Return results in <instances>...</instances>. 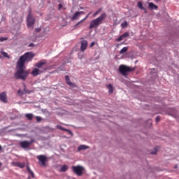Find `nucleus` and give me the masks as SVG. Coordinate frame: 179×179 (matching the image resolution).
Wrapping results in <instances>:
<instances>
[{"label":"nucleus","mask_w":179,"mask_h":179,"mask_svg":"<svg viewBox=\"0 0 179 179\" xmlns=\"http://www.w3.org/2000/svg\"><path fill=\"white\" fill-rule=\"evenodd\" d=\"M33 58H34V54L31 52H26L20 57L17 62V71L14 75L16 79L26 80V78L29 76V71L24 70L26 69L24 63L29 62Z\"/></svg>","instance_id":"obj_1"},{"label":"nucleus","mask_w":179,"mask_h":179,"mask_svg":"<svg viewBox=\"0 0 179 179\" xmlns=\"http://www.w3.org/2000/svg\"><path fill=\"white\" fill-rule=\"evenodd\" d=\"M106 17H107V14H106V13H102L99 17L90 22L89 29L99 27V25L103 23V20H105Z\"/></svg>","instance_id":"obj_2"},{"label":"nucleus","mask_w":179,"mask_h":179,"mask_svg":"<svg viewBox=\"0 0 179 179\" xmlns=\"http://www.w3.org/2000/svg\"><path fill=\"white\" fill-rule=\"evenodd\" d=\"M134 71H135V68H131L124 64L120 65L119 67V71L123 75V76H127V75H128V72H134Z\"/></svg>","instance_id":"obj_3"},{"label":"nucleus","mask_w":179,"mask_h":179,"mask_svg":"<svg viewBox=\"0 0 179 179\" xmlns=\"http://www.w3.org/2000/svg\"><path fill=\"white\" fill-rule=\"evenodd\" d=\"M36 158L38 160V164L41 167H45V165L47 164V162H48V158L47 157V156L41 155H38Z\"/></svg>","instance_id":"obj_4"},{"label":"nucleus","mask_w":179,"mask_h":179,"mask_svg":"<svg viewBox=\"0 0 179 179\" xmlns=\"http://www.w3.org/2000/svg\"><path fill=\"white\" fill-rule=\"evenodd\" d=\"M72 170H73V173H75L77 176H80L83 174L85 168H83V166H81L80 165L73 166Z\"/></svg>","instance_id":"obj_5"},{"label":"nucleus","mask_w":179,"mask_h":179,"mask_svg":"<svg viewBox=\"0 0 179 179\" xmlns=\"http://www.w3.org/2000/svg\"><path fill=\"white\" fill-rule=\"evenodd\" d=\"M27 26L28 27H31L33 24L35 23L34 17H33V15H31V13H29L28 14L27 18Z\"/></svg>","instance_id":"obj_6"},{"label":"nucleus","mask_w":179,"mask_h":179,"mask_svg":"<svg viewBox=\"0 0 179 179\" xmlns=\"http://www.w3.org/2000/svg\"><path fill=\"white\" fill-rule=\"evenodd\" d=\"M44 72H45V69H37L36 67L33 69L31 74L34 76H38V75H41V73H44Z\"/></svg>","instance_id":"obj_7"},{"label":"nucleus","mask_w":179,"mask_h":179,"mask_svg":"<svg viewBox=\"0 0 179 179\" xmlns=\"http://www.w3.org/2000/svg\"><path fill=\"white\" fill-rule=\"evenodd\" d=\"M45 64H47V62L45 60H41L38 63H36L35 64V66L38 69H45V71H47V68L44 67V65H45Z\"/></svg>","instance_id":"obj_8"},{"label":"nucleus","mask_w":179,"mask_h":179,"mask_svg":"<svg viewBox=\"0 0 179 179\" xmlns=\"http://www.w3.org/2000/svg\"><path fill=\"white\" fill-rule=\"evenodd\" d=\"M88 43L87 41L86 40H83L81 41V45L80 48V51H82V52H83L84 51H86V50H87V45H88Z\"/></svg>","instance_id":"obj_9"},{"label":"nucleus","mask_w":179,"mask_h":179,"mask_svg":"<svg viewBox=\"0 0 179 179\" xmlns=\"http://www.w3.org/2000/svg\"><path fill=\"white\" fill-rule=\"evenodd\" d=\"M0 101H1V102L4 103H8V96L6 95V92H3L0 93Z\"/></svg>","instance_id":"obj_10"},{"label":"nucleus","mask_w":179,"mask_h":179,"mask_svg":"<svg viewBox=\"0 0 179 179\" xmlns=\"http://www.w3.org/2000/svg\"><path fill=\"white\" fill-rule=\"evenodd\" d=\"M20 146H21L22 149H30L31 145H30V143H29L28 141H24L20 143Z\"/></svg>","instance_id":"obj_11"},{"label":"nucleus","mask_w":179,"mask_h":179,"mask_svg":"<svg viewBox=\"0 0 179 179\" xmlns=\"http://www.w3.org/2000/svg\"><path fill=\"white\" fill-rule=\"evenodd\" d=\"M65 80H66L67 85H69V86H70V87H76V85H75L71 82V79H69V76H65Z\"/></svg>","instance_id":"obj_12"},{"label":"nucleus","mask_w":179,"mask_h":179,"mask_svg":"<svg viewBox=\"0 0 179 179\" xmlns=\"http://www.w3.org/2000/svg\"><path fill=\"white\" fill-rule=\"evenodd\" d=\"M57 129H61V131H65L66 132H68L70 135H72V131L68 129H65L62 126L58 124L57 125Z\"/></svg>","instance_id":"obj_13"},{"label":"nucleus","mask_w":179,"mask_h":179,"mask_svg":"<svg viewBox=\"0 0 179 179\" xmlns=\"http://www.w3.org/2000/svg\"><path fill=\"white\" fill-rule=\"evenodd\" d=\"M13 166L15 167H20V169H24V164L20 162H13Z\"/></svg>","instance_id":"obj_14"},{"label":"nucleus","mask_w":179,"mask_h":179,"mask_svg":"<svg viewBox=\"0 0 179 179\" xmlns=\"http://www.w3.org/2000/svg\"><path fill=\"white\" fill-rule=\"evenodd\" d=\"M80 17V13L79 11H77L75 13L73 17H71V20H78L79 17Z\"/></svg>","instance_id":"obj_15"},{"label":"nucleus","mask_w":179,"mask_h":179,"mask_svg":"<svg viewBox=\"0 0 179 179\" xmlns=\"http://www.w3.org/2000/svg\"><path fill=\"white\" fill-rule=\"evenodd\" d=\"M89 16H90V14H87V16H86L84 19H83V20H81L80 22H78L75 25V27H78L80 24V23L85 22V20H86L87 19V17H89Z\"/></svg>","instance_id":"obj_16"},{"label":"nucleus","mask_w":179,"mask_h":179,"mask_svg":"<svg viewBox=\"0 0 179 179\" xmlns=\"http://www.w3.org/2000/svg\"><path fill=\"white\" fill-rule=\"evenodd\" d=\"M107 89H108V93L112 94L114 92V88L111 84L106 85Z\"/></svg>","instance_id":"obj_17"},{"label":"nucleus","mask_w":179,"mask_h":179,"mask_svg":"<svg viewBox=\"0 0 179 179\" xmlns=\"http://www.w3.org/2000/svg\"><path fill=\"white\" fill-rule=\"evenodd\" d=\"M0 52L3 55V57H4V58H10L9 57V55H8V53H6V52L3 51V49H1Z\"/></svg>","instance_id":"obj_18"},{"label":"nucleus","mask_w":179,"mask_h":179,"mask_svg":"<svg viewBox=\"0 0 179 179\" xmlns=\"http://www.w3.org/2000/svg\"><path fill=\"white\" fill-rule=\"evenodd\" d=\"M78 150H86V149H89V146L85 145H81L78 147Z\"/></svg>","instance_id":"obj_19"},{"label":"nucleus","mask_w":179,"mask_h":179,"mask_svg":"<svg viewBox=\"0 0 179 179\" xmlns=\"http://www.w3.org/2000/svg\"><path fill=\"white\" fill-rule=\"evenodd\" d=\"M25 117L29 120V121H31V120H33L34 115L33 113H27L25 115Z\"/></svg>","instance_id":"obj_20"},{"label":"nucleus","mask_w":179,"mask_h":179,"mask_svg":"<svg viewBox=\"0 0 179 179\" xmlns=\"http://www.w3.org/2000/svg\"><path fill=\"white\" fill-rule=\"evenodd\" d=\"M149 8L150 9H155V10H157V6H156L155 3H149Z\"/></svg>","instance_id":"obj_21"},{"label":"nucleus","mask_w":179,"mask_h":179,"mask_svg":"<svg viewBox=\"0 0 179 179\" xmlns=\"http://www.w3.org/2000/svg\"><path fill=\"white\" fill-rule=\"evenodd\" d=\"M27 170L29 173V174L31 176V178H34V172H33L31 169H30V166H27Z\"/></svg>","instance_id":"obj_22"},{"label":"nucleus","mask_w":179,"mask_h":179,"mask_svg":"<svg viewBox=\"0 0 179 179\" xmlns=\"http://www.w3.org/2000/svg\"><path fill=\"white\" fill-rule=\"evenodd\" d=\"M138 8H139V9H141L143 10H146V8H145L143 7V4L142 3L141 1H138Z\"/></svg>","instance_id":"obj_23"},{"label":"nucleus","mask_w":179,"mask_h":179,"mask_svg":"<svg viewBox=\"0 0 179 179\" xmlns=\"http://www.w3.org/2000/svg\"><path fill=\"white\" fill-rule=\"evenodd\" d=\"M68 171V166H66V165L62 166L61 169H60V171L62 173H65V171Z\"/></svg>","instance_id":"obj_24"},{"label":"nucleus","mask_w":179,"mask_h":179,"mask_svg":"<svg viewBox=\"0 0 179 179\" xmlns=\"http://www.w3.org/2000/svg\"><path fill=\"white\" fill-rule=\"evenodd\" d=\"M24 92V94H30V93H31V91H29L28 90L27 88H26V85H24V89L22 90Z\"/></svg>","instance_id":"obj_25"},{"label":"nucleus","mask_w":179,"mask_h":179,"mask_svg":"<svg viewBox=\"0 0 179 179\" xmlns=\"http://www.w3.org/2000/svg\"><path fill=\"white\" fill-rule=\"evenodd\" d=\"M128 51V47H124L120 51V54H125Z\"/></svg>","instance_id":"obj_26"},{"label":"nucleus","mask_w":179,"mask_h":179,"mask_svg":"<svg viewBox=\"0 0 179 179\" xmlns=\"http://www.w3.org/2000/svg\"><path fill=\"white\" fill-rule=\"evenodd\" d=\"M127 26H128V22L127 21L123 22L121 24L122 29H125V27H127Z\"/></svg>","instance_id":"obj_27"},{"label":"nucleus","mask_w":179,"mask_h":179,"mask_svg":"<svg viewBox=\"0 0 179 179\" xmlns=\"http://www.w3.org/2000/svg\"><path fill=\"white\" fill-rule=\"evenodd\" d=\"M36 122H41L43 121V118L40 116H36Z\"/></svg>","instance_id":"obj_28"},{"label":"nucleus","mask_w":179,"mask_h":179,"mask_svg":"<svg viewBox=\"0 0 179 179\" xmlns=\"http://www.w3.org/2000/svg\"><path fill=\"white\" fill-rule=\"evenodd\" d=\"M124 38H124L123 35H121L119 38H117L116 39V41H117V42L122 41V40H124Z\"/></svg>","instance_id":"obj_29"},{"label":"nucleus","mask_w":179,"mask_h":179,"mask_svg":"<svg viewBox=\"0 0 179 179\" xmlns=\"http://www.w3.org/2000/svg\"><path fill=\"white\" fill-rule=\"evenodd\" d=\"M17 94L20 95V96H23V94H24V92L22 90H18Z\"/></svg>","instance_id":"obj_30"},{"label":"nucleus","mask_w":179,"mask_h":179,"mask_svg":"<svg viewBox=\"0 0 179 179\" xmlns=\"http://www.w3.org/2000/svg\"><path fill=\"white\" fill-rule=\"evenodd\" d=\"M100 12H101V9L98 10L97 11H96L93 17H96V16H97V15H99V13H100Z\"/></svg>","instance_id":"obj_31"},{"label":"nucleus","mask_w":179,"mask_h":179,"mask_svg":"<svg viewBox=\"0 0 179 179\" xmlns=\"http://www.w3.org/2000/svg\"><path fill=\"white\" fill-rule=\"evenodd\" d=\"M122 36L124 38H127V37H129V32H125Z\"/></svg>","instance_id":"obj_32"},{"label":"nucleus","mask_w":179,"mask_h":179,"mask_svg":"<svg viewBox=\"0 0 179 179\" xmlns=\"http://www.w3.org/2000/svg\"><path fill=\"white\" fill-rule=\"evenodd\" d=\"M150 153L151 155H156L157 153V149L155 148Z\"/></svg>","instance_id":"obj_33"},{"label":"nucleus","mask_w":179,"mask_h":179,"mask_svg":"<svg viewBox=\"0 0 179 179\" xmlns=\"http://www.w3.org/2000/svg\"><path fill=\"white\" fill-rule=\"evenodd\" d=\"M6 40H8V38H5V37H1L0 38V41L1 42L6 41Z\"/></svg>","instance_id":"obj_34"},{"label":"nucleus","mask_w":179,"mask_h":179,"mask_svg":"<svg viewBox=\"0 0 179 179\" xmlns=\"http://www.w3.org/2000/svg\"><path fill=\"white\" fill-rule=\"evenodd\" d=\"M34 142H36V141H34V139H31V141H29V145L31 146V144H32V143H34Z\"/></svg>","instance_id":"obj_35"},{"label":"nucleus","mask_w":179,"mask_h":179,"mask_svg":"<svg viewBox=\"0 0 179 179\" xmlns=\"http://www.w3.org/2000/svg\"><path fill=\"white\" fill-rule=\"evenodd\" d=\"M95 44H96V43L92 42V43L90 44V47L92 48V47H94Z\"/></svg>","instance_id":"obj_36"},{"label":"nucleus","mask_w":179,"mask_h":179,"mask_svg":"<svg viewBox=\"0 0 179 179\" xmlns=\"http://www.w3.org/2000/svg\"><path fill=\"white\" fill-rule=\"evenodd\" d=\"M159 121H160V116L156 117V122H159Z\"/></svg>","instance_id":"obj_37"},{"label":"nucleus","mask_w":179,"mask_h":179,"mask_svg":"<svg viewBox=\"0 0 179 179\" xmlns=\"http://www.w3.org/2000/svg\"><path fill=\"white\" fill-rule=\"evenodd\" d=\"M58 9H59V10H61L62 9V4L59 5Z\"/></svg>","instance_id":"obj_38"},{"label":"nucleus","mask_w":179,"mask_h":179,"mask_svg":"<svg viewBox=\"0 0 179 179\" xmlns=\"http://www.w3.org/2000/svg\"><path fill=\"white\" fill-rule=\"evenodd\" d=\"M78 13H80V15H85V11H78Z\"/></svg>","instance_id":"obj_39"},{"label":"nucleus","mask_w":179,"mask_h":179,"mask_svg":"<svg viewBox=\"0 0 179 179\" xmlns=\"http://www.w3.org/2000/svg\"><path fill=\"white\" fill-rule=\"evenodd\" d=\"M29 47H34V43H30V44L29 45Z\"/></svg>","instance_id":"obj_40"},{"label":"nucleus","mask_w":179,"mask_h":179,"mask_svg":"<svg viewBox=\"0 0 179 179\" xmlns=\"http://www.w3.org/2000/svg\"><path fill=\"white\" fill-rule=\"evenodd\" d=\"M0 150H2V146L0 145Z\"/></svg>","instance_id":"obj_41"},{"label":"nucleus","mask_w":179,"mask_h":179,"mask_svg":"<svg viewBox=\"0 0 179 179\" xmlns=\"http://www.w3.org/2000/svg\"><path fill=\"white\" fill-rule=\"evenodd\" d=\"M1 166H2V163L0 162V167H1Z\"/></svg>","instance_id":"obj_42"},{"label":"nucleus","mask_w":179,"mask_h":179,"mask_svg":"<svg viewBox=\"0 0 179 179\" xmlns=\"http://www.w3.org/2000/svg\"><path fill=\"white\" fill-rule=\"evenodd\" d=\"M88 14L92 15V12L89 13Z\"/></svg>","instance_id":"obj_43"},{"label":"nucleus","mask_w":179,"mask_h":179,"mask_svg":"<svg viewBox=\"0 0 179 179\" xmlns=\"http://www.w3.org/2000/svg\"><path fill=\"white\" fill-rule=\"evenodd\" d=\"M145 13H147L146 10H145Z\"/></svg>","instance_id":"obj_44"},{"label":"nucleus","mask_w":179,"mask_h":179,"mask_svg":"<svg viewBox=\"0 0 179 179\" xmlns=\"http://www.w3.org/2000/svg\"><path fill=\"white\" fill-rule=\"evenodd\" d=\"M0 58H1V56H0Z\"/></svg>","instance_id":"obj_45"}]
</instances>
